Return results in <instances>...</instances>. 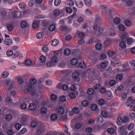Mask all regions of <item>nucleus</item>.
<instances>
[{
    "mask_svg": "<svg viewBox=\"0 0 135 135\" xmlns=\"http://www.w3.org/2000/svg\"><path fill=\"white\" fill-rule=\"evenodd\" d=\"M128 117L126 116H124L122 118V114H119L117 118L116 123L119 126L121 125L122 123H125L128 122Z\"/></svg>",
    "mask_w": 135,
    "mask_h": 135,
    "instance_id": "f257e3e1",
    "label": "nucleus"
},
{
    "mask_svg": "<svg viewBox=\"0 0 135 135\" xmlns=\"http://www.w3.org/2000/svg\"><path fill=\"white\" fill-rule=\"evenodd\" d=\"M13 81L12 80H7L6 82V84L9 86V88L7 89V90L8 92L11 89L13 86Z\"/></svg>",
    "mask_w": 135,
    "mask_h": 135,
    "instance_id": "f03ea898",
    "label": "nucleus"
},
{
    "mask_svg": "<svg viewBox=\"0 0 135 135\" xmlns=\"http://www.w3.org/2000/svg\"><path fill=\"white\" fill-rule=\"evenodd\" d=\"M79 74L77 72H74L72 74V76L75 79L76 81L78 82L79 80Z\"/></svg>",
    "mask_w": 135,
    "mask_h": 135,
    "instance_id": "7ed1b4c3",
    "label": "nucleus"
},
{
    "mask_svg": "<svg viewBox=\"0 0 135 135\" xmlns=\"http://www.w3.org/2000/svg\"><path fill=\"white\" fill-rule=\"evenodd\" d=\"M19 13L21 15V13H18V12H13L12 14V17L13 19H18L21 18L20 16H18V14Z\"/></svg>",
    "mask_w": 135,
    "mask_h": 135,
    "instance_id": "20e7f679",
    "label": "nucleus"
},
{
    "mask_svg": "<svg viewBox=\"0 0 135 135\" xmlns=\"http://www.w3.org/2000/svg\"><path fill=\"white\" fill-rule=\"evenodd\" d=\"M4 44L8 46L11 45L12 43V39L8 38L5 39L4 41Z\"/></svg>",
    "mask_w": 135,
    "mask_h": 135,
    "instance_id": "39448f33",
    "label": "nucleus"
},
{
    "mask_svg": "<svg viewBox=\"0 0 135 135\" xmlns=\"http://www.w3.org/2000/svg\"><path fill=\"white\" fill-rule=\"evenodd\" d=\"M20 122L23 125L26 124L27 123L26 118L25 116H22L20 117Z\"/></svg>",
    "mask_w": 135,
    "mask_h": 135,
    "instance_id": "423d86ee",
    "label": "nucleus"
},
{
    "mask_svg": "<svg viewBox=\"0 0 135 135\" xmlns=\"http://www.w3.org/2000/svg\"><path fill=\"white\" fill-rule=\"evenodd\" d=\"M128 34L126 32H124L123 33L121 36L120 37L123 40H126V39L128 38Z\"/></svg>",
    "mask_w": 135,
    "mask_h": 135,
    "instance_id": "0eeeda50",
    "label": "nucleus"
},
{
    "mask_svg": "<svg viewBox=\"0 0 135 135\" xmlns=\"http://www.w3.org/2000/svg\"><path fill=\"white\" fill-rule=\"evenodd\" d=\"M127 125L126 124L124 126H121L119 128V131L120 133L124 132H127L126 131V126Z\"/></svg>",
    "mask_w": 135,
    "mask_h": 135,
    "instance_id": "6e6552de",
    "label": "nucleus"
},
{
    "mask_svg": "<svg viewBox=\"0 0 135 135\" xmlns=\"http://www.w3.org/2000/svg\"><path fill=\"white\" fill-rule=\"evenodd\" d=\"M112 42V41L110 38H107L104 42V45L105 46H107L110 45Z\"/></svg>",
    "mask_w": 135,
    "mask_h": 135,
    "instance_id": "1a4fd4ad",
    "label": "nucleus"
},
{
    "mask_svg": "<svg viewBox=\"0 0 135 135\" xmlns=\"http://www.w3.org/2000/svg\"><path fill=\"white\" fill-rule=\"evenodd\" d=\"M57 116L56 114L55 113L52 114L51 116V120L55 121L57 120Z\"/></svg>",
    "mask_w": 135,
    "mask_h": 135,
    "instance_id": "9d476101",
    "label": "nucleus"
},
{
    "mask_svg": "<svg viewBox=\"0 0 135 135\" xmlns=\"http://www.w3.org/2000/svg\"><path fill=\"white\" fill-rule=\"evenodd\" d=\"M127 102L128 103L133 104L135 103V100L134 99H133L132 97H130L128 98Z\"/></svg>",
    "mask_w": 135,
    "mask_h": 135,
    "instance_id": "9b49d317",
    "label": "nucleus"
},
{
    "mask_svg": "<svg viewBox=\"0 0 135 135\" xmlns=\"http://www.w3.org/2000/svg\"><path fill=\"white\" fill-rule=\"evenodd\" d=\"M57 60L58 59L55 56H52L51 58V62L52 63V64H55V65Z\"/></svg>",
    "mask_w": 135,
    "mask_h": 135,
    "instance_id": "f8f14e48",
    "label": "nucleus"
},
{
    "mask_svg": "<svg viewBox=\"0 0 135 135\" xmlns=\"http://www.w3.org/2000/svg\"><path fill=\"white\" fill-rule=\"evenodd\" d=\"M59 44V41L57 39H54L51 42V44L53 46H57Z\"/></svg>",
    "mask_w": 135,
    "mask_h": 135,
    "instance_id": "ddd939ff",
    "label": "nucleus"
},
{
    "mask_svg": "<svg viewBox=\"0 0 135 135\" xmlns=\"http://www.w3.org/2000/svg\"><path fill=\"white\" fill-rule=\"evenodd\" d=\"M29 107L30 109L31 110H33L36 109V106L35 103H32L29 104Z\"/></svg>",
    "mask_w": 135,
    "mask_h": 135,
    "instance_id": "4468645a",
    "label": "nucleus"
},
{
    "mask_svg": "<svg viewBox=\"0 0 135 135\" xmlns=\"http://www.w3.org/2000/svg\"><path fill=\"white\" fill-rule=\"evenodd\" d=\"M87 93L89 95H93L94 93V89L91 88H89L87 90Z\"/></svg>",
    "mask_w": 135,
    "mask_h": 135,
    "instance_id": "2eb2a0df",
    "label": "nucleus"
},
{
    "mask_svg": "<svg viewBox=\"0 0 135 135\" xmlns=\"http://www.w3.org/2000/svg\"><path fill=\"white\" fill-rule=\"evenodd\" d=\"M21 27L23 28H25L26 27L27 25V23L25 21H22L20 23Z\"/></svg>",
    "mask_w": 135,
    "mask_h": 135,
    "instance_id": "dca6fc26",
    "label": "nucleus"
},
{
    "mask_svg": "<svg viewBox=\"0 0 135 135\" xmlns=\"http://www.w3.org/2000/svg\"><path fill=\"white\" fill-rule=\"evenodd\" d=\"M85 4L88 6H90L92 4V1L91 0H84Z\"/></svg>",
    "mask_w": 135,
    "mask_h": 135,
    "instance_id": "f3484780",
    "label": "nucleus"
},
{
    "mask_svg": "<svg viewBox=\"0 0 135 135\" xmlns=\"http://www.w3.org/2000/svg\"><path fill=\"white\" fill-rule=\"evenodd\" d=\"M108 97V98L109 99H111L113 97V96L111 92L109 90H107L106 93Z\"/></svg>",
    "mask_w": 135,
    "mask_h": 135,
    "instance_id": "a211bd4d",
    "label": "nucleus"
},
{
    "mask_svg": "<svg viewBox=\"0 0 135 135\" xmlns=\"http://www.w3.org/2000/svg\"><path fill=\"white\" fill-rule=\"evenodd\" d=\"M44 36L43 33L42 32H40L37 33L36 35L38 39L41 38Z\"/></svg>",
    "mask_w": 135,
    "mask_h": 135,
    "instance_id": "6ab92c4d",
    "label": "nucleus"
},
{
    "mask_svg": "<svg viewBox=\"0 0 135 135\" xmlns=\"http://www.w3.org/2000/svg\"><path fill=\"white\" fill-rule=\"evenodd\" d=\"M78 60L76 58H73L70 61V63L72 65H75L77 64Z\"/></svg>",
    "mask_w": 135,
    "mask_h": 135,
    "instance_id": "aec40b11",
    "label": "nucleus"
},
{
    "mask_svg": "<svg viewBox=\"0 0 135 135\" xmlns=\"http://www.w3.org/2000/svg\"><path fill=\"white\" fill-rule=\"evenodd\" d=\"M27 104L25 102L21 103L20 105V107L21 109H25L26 108Z\"/></svg>",
    "mask_w": 135,
    "mask_h": 135,
    "instance_id": "412c9836",
    "label": "nucleus"
},
{
    "mask_svg": "<svg viewBox=\"0 0 135 135\" xmlns=\"http://www.w3.org/2000/svg\"><path fill=\"white\" fill-rule=\"evenodd\" d=\"M7 29L9 31H12L13 29V26L12 24L8 25L7 26Z\"/></svg>",
    "mask_w": 135,
    "mask_h": 135,
    "instance_id": "4be33fe9",
    "label": "nucleus"
},
{
    "mask_svg": "<svg viewBox=\"0 0 135 135\" xmlns=\"http://www.w3.org/2000/svg\"><path fill=\"white\" fill-rule=\"evenodd\" d=\"M113 22L115 23L118 24L120 23V19L119 18L117 17L114 19Z\"/></svg>",
    "mask_w": 135,
    "mask_h": 135,
    "instance_id": "5701e85b",
    "label": "nucleus"
},
{
    "mask_svg": "<svg viewBox=\"0 0 135 135\" xmlns=\"http://www.w3.org/2000/svg\"><path fill=\"white\" fill-rule=\"evenodd\" d=\"M9 73L6 71L3 72L2 74V76L3 78H6L9 75Z\"/></svg>",
    "mask_w": 135,
    "mask_h": 135,
    "instance_id": "b1692460",
    "label": "nucleus"
},
{
    "mask_svg": "<svg viewBox=\"0 0 135 135\" xmlns=\"http://www.w3.org/2000/svg\"><path fill=\"white\" fill-rule=\"evenodd\" d=\"M71 53V50L69 49H66L64 51V54L66 55H69Z\"/></svg>",
    "mask_w": 135,
    "mask_h": 135,
    "instance_id": "393cba45",
    "label": "nucleus"
},
{
    "mask_svg": "<svg viewBox=\"0 0 135 135\" xmlns=\"http://www.w3.org/2000/svg\"><path fill=\"white\" fill-rule=\"evenodd\" d=\"M38 125L37 122L33 120L31 122V125L32 127H36Z\"/></svg>",
    "mask_w": 135,
    "mask_h": 135,
    "instance_id": "a878e982",
    "label": "nucleus"
},
{
    "mask_svg": "<svg viewBox=\"0 0 135 135\" xmlns=\"http://www.w3.org/2000/svg\"><path fill=\"white\" fill-rule=\"evenodd\" d=\"M125 24L126 26H131L132 24V22L130 20H127L125 21Z\"/></svg>",
    "mask_w": 135,
    "mask_h": 135,
    "instance_id": "bb28decb",
    "label": "nucleus"
},
{
    "mask_svg": "<svg viewBox=\"0 0 135 135\" xmlns=\"http://www.w3.org/2000/svg\"><path fill=\"white\" fill-rule=\"evenodd\" d=\"M102 47V44L100 43L97 44L95 45V48L98 50H100L101 49Z\"/></svg>",
    "mask_w": 135,
    "mask_h": 135,
    "instance_id": "cd10ccee",
    "label": "nucleus"
},
{
    "mask_svg": "<svg viewBox=\"0 0 135 135\" xmlns=\"http://www.w3.org/2000/svg\"><path fill=\"white\" fill-rule=\"evenodd\" d=\"M40 62L42 63H44L46 60L45 57L44 55H42L40 57Z\"/></svg>",
    "mask_w": 135,
    "mask_h": 135,
    "instance_id": "c85d7f7f",
    "label": "nucleus"
},
{
    "mask_svg": "<svg viewBox=\"0 0 135 135\" xmlns=\"http://www.w3.org/2000/svg\"><path fill=\"white\" fill-rule=\"evenodd\" d=\"M73 113L75 114H78L79 113V110L78 108L75 107L72 110Z\"/></svg>",
    "mask_w": 135,
    "mask_h": 135,
    "instance_id": "c756f323",
    "label": "nucleus"
},
{
    "mask_svg": "<svg viewBox=\"0 0 135 135\" xmlns=\"http://www.w3.org/2000/svg\"><path fill=\"white\" fill-rule=\"evenodd\" d=\"M58 113L60 114H62L64 112V108L62 107H60L58 108Z\"/></svg>",
    "mask_w": 135,
    "mask_h": 135,
    "instance_id": "7c9ffc66",
    "label": "nucleus"
},
{
    "mask_svg": "<svg viewBox=\"0 0 135 135\" xmlns=\"http://www.w3.org/2000/svg\"><path fill=\"white\" fill-rule=\"evenodd\" d=\"M119 45L120 47L122 48H125L126 47V43L123 41H122L120 43Z\"/></svg>",
    "mask_w": 135,
    "mask_h": 135,
    "instance_id": "2f4dec72",
    "label": "nucleus"
},
{
    "mask_svg": "<svg viewBox=\"0 0 135 135\" xmlns=\"http://www.w3.org/2000/svg\"><path fill=\"white\" fill-rule=\"evenodd\" d=\"M19 7L21 9H23L26 7V6L25 4L21 2L19 4Z\"/></svg>",
    "mask_w": 135,
    "mask_h": 135,
    "instance_id": "473e14b6",
    "label": "nucleus"
},
{
    "mask_svg": "<svg viewBox=\"0 0 135 135\" xmlns=\"http://www.w3.org/2000/svg\"><path fill=\"white\" fill-rule=\"evenodd\" d=\"M79 66L81 68L84 69L86 67V64H85L84 61H81L79 64Z\"/></svg>",
    "mask_w": 135,
    "mask_h": 135,
    "instance_id": "72a5a7b5",
    "label": "nucleus"
},
{
    "mask_svg": "<svg viewBox=\"0 0 135 135\" xmlns=\"http://www.w3.org/2000/svg\"><path fill=\"white\" fill-rule=\"evenodd\" d=\"M13 54V51L12 50H8L6 52V54L7 55L9 56H11Z\"/></svg>",
    "mask_w": 135,
    "mask_h": 135,
    "instance_id": "f704fd0d",
    "label": "nucleus"
},
{
    "mask_svg": "<svg viewBox=\"0 0 135 135\" xmlns=\"http://www.w3.org/2000/svg\"><path fill=\"white\" fill-rule=\"evenodd\" d=\"M53 13L55 16H57L60 13V11L59 10L56 9L54 11Z\"/></svg>",
    "mask_w": 135,
    "mask_h": 135,
    "instance_id": "c9c22d12",
    "label": "nucleus"
},
{
    "mask_svg": "<svg viewBox=\"0 0 135 135\" xmlns=\"http://www.w3.org/2000/svg\"><path fill=\"white\" fill-rule=\"evenodd\" d=\"M25 64L27 66H30L32 64V61L30 60L27 59L25 61Z\"/></svg>",
    "mask_w": 135,
    "mask_h": 135,
    "instance_id": "e433bc0d",
    "label": "nucleus"
},
{
    "mask_svg": "<svg viewBox=\"0 0 135 135\" xmlns=\"http://www.w3.org/2000/svg\"><path fill=\"white\" fill-rule=\"evenodd\" d=\"M55 26L54 25H52L49 26V30L50 31H53L55 30Z\"/></svg>",
    "mask_w": 135,
    "mask_h": 135,
    "instance_id": "4c0bfd02",
    "label": "nucleus"
},
{
    "mask_svg": "<svg viewBox=\"0 0 135 135\" xmlns=\"http://www.w3.org/2000/svg\"><path fill=\"white\" fill-rule=\"evenodd\" d=\"M91 109L93 110H96L98 109V106L95 104H93L91 105Z\"/></svg>",
    "mask_w": 135,
    "mask_h": 135,
    "instance_id": "58836bf2",
    "label": "nucleus"
},
{
    "mask_svg": "<svg viewBox=\"0 0 135 135\" xmlns=\"http://www.w3.org/2000/svg\"><path fill=\"white\" fill-rule=\"evenodd\" d=\"M12 118V116L10 114H7L6 115V119L8 121L11 120Z\"/></svg>",
    "mask_w": 135,
    "mask_h": 135,
    "instance_id": "ea45409f",
    "label": "nucleus"
},
{
    "mask_svg": "<svg viewBox=\"0 0 135 135\" xmlns=\"http://www.w3.org/2000/svg\"><path fill=\"white\" fill-rule=\"evenodd\" d=\"M97 119L98 122L102 123L103 120V118L102 116L100 115H98L97 117Z\"/></svg>",
    "mask_w": 135,
    "mask_h": 135,
    "instance_id": "a19ab883",
    "label": "nucleus"
},
{
    "mask_svg": "<svg viewBox=\"0 0 135 135\" xmlns=\"http://www.w3.org/2000/svg\"><path fill=\"white\" fill-rule=\"evenodd\" d=\"M36 82V79L34 78H31L30 80V83L31 84H34Z\"/></svg>",
    "mask_w": 135,
    "mask_h": 135,
    "instance_id": "79ce46f5",
    "label": "nucleus"
},
{
    "mask_svg": "<svg viewBox=\"0 0 135 135\" xmlns=\"http://www.w3.org/2000/svg\"><path fill=\"white\" fill-rule=\"evenodd\" d=\"M119 28L121 31H124L126 30L125 26L123 25H120L119 26Z\"/></svg>",
    "mask_w": 135,
    "mask_h": 135,
    "instance_id": "37998d69",
    "label": "nucleus"
},
{
    "mask_svg": "<svg viewBox=\"0 0 135 135\" xmlns=\"http://www.w3.org/2000/svg\"><path fill=\"white\" fill-rule=\"evenodd\" d=\"M66 3L70 6H73L74 5V3L72 0H69L66 2Z\"/></svg>",
    "mask_w": 135,
    "mask_h": 135,
    "instance_id": "c03bdc74",
    "label": "nucleus"
},
{
    "mask_svg": "<svg viewBox=\"0 0 135 135\" xmlns=\"http://www.w3.org/2000/svg\"><path fill=\"white\" fill-rule=\"evenodd\" d=\"M81 104L84 106H86L88 105L89 104V102L87 100H85L82 102Z\"/></svg>",
    "mask_w": 135,
    "mask_h": 135,
    "instance_id": "a18cd8bd",
    "label": "nucleus"
},
{
    "mask_svg": "<svg viewBox=\"0 0 135 135\" xmlns=\"http://www.w3.org/2000/svg\"><path fill=\"white\" fill-rule=\"evenodd\" d=\"M102 116L104 117H106L108 115V113L106 110H103L101 113Z\"/></svg>",
    "mask_w": 135,
    "mask_h": 135,
    "instance_id": "49530a36",
    "label": "nucleus"
},
{
    "mask_svg": "<svg viewBox=\"0 0 135 135\" xmlns=\"http://www.w3.org/2000/svg\"><path fill=\"white\" fill-rule=\"evenodd\" d=\"M47 108L46 107H42L41 109V113L42 114L45 113L46 112Z\"/></svg>",
    "mask_w": 135,
    "mask_h": 135,
    "instance_id": "de8ad7c7",
    "label": "nucleus"
},
{
    "mask_svg": "<svg viewBox=\"0 0 135 135\" xmlns=\"http://www.w3.org/2000/svg\"><path fill=\"white\" fill-rule=\"evenodd\" d=\"M100 92L102 93H105L106 91V89L105 87L103 86L100 89Z\"/></svg>",
    "mask_w": 135,
    "mask_h": 135,
    "instance_id": "09e8293b",
    "label": "nucleus"
},
{
    "mask_svg": "<svg viewBox=\"0 0 135 135\" xmlns=\"http://www.w3.org/2000/svg\"><path fill=\"white\" fill-rule=\"evenodd\" d=\"M107 66V64L105 62H102L100 65V68L102 69H105Z\"/></svg>",
    "mask_w": 135,
    "mask_h": 135,
    "instance_id": "8fccbe9b",
    "label": "nucleus"
},
{
    "mask_svg": "<svg viewBox=\"0 0 135 135\" xmlns=\"http://www.w3.org/2000/svg\"><path fill=\"white\" fill-rule=\"evenodd\" d=\"M28 87L30 88H26L25 90H24V92L25 93H27L28 92H29L30 90H32V86L31 85H30Z\"/></svg>",
    "mask_w": 135,
    "mask_h": 135,
    "instance_id": "3c124183",
    "label": "nucleus"
},
{
    "mask_svg": "<svg viewBox=\"0 0 135 135\" xmlns=\"http://www.w3.org/2000/svg\"><path fill=\"white\" fill-rule=\"evenodd\" d=\"M100 88V84H97L94 85V88L95 90H98Z\"/></svg>",
    "mask_w": 135,
    "mask_h": 135,
    "instance_id": "603ef678",
    "label": "nucleus"
},
{
    "mask_svg": "<svg viewBox=\"0 0 135 135\" xmlns=\"http://www.w3.org/2000/svg\"><path fill=\"white\" fill-rule=\"evenodd\" d=\"M38 24L37 22H35L33 23L32 27L33 28H36L38 27Z\"/></svg>",
    "mask_w": 135,
    "mask_h": 135,
    "instance_id": "864d4df0",
    "label": "nucleus"
},
{
    "mask_svg": "<svg viewBox=\"0 0 135 135\" xmlns=\"http://www.w3.org/2000/svg\"><path fill=\"white\" fill-rule=\"evenodd\" d=\"M17 81L18 83L20 84H22L24 82L22 78H18L17 79Z\"/></svg>",
    "mask_w": 135,
    "mask_h": 135,
    "instance_id": "5fc2aeb1",
    "label": "nucleus"
},
{
    "mask_svg": "<svg viewBox=\"0 0 135 135\" xmlns=\"http://www.w3.org/2000/svg\"><path fill=\"white\" fill-rule=\"evenodd\" d=\"M98 103L100 105H102L105 103V101L103 99H100L99 100Z\"/></svg>",
    "mask_w": 135,
    "mask_h": 135,
    "instance_id": "6e6d98bb",
    "label": "nucleus"
},
{
    "mask_svg": "<svg viewBox=\"0 0 135 135\" xmlns=\"http://www.w3.org/2000/svg\"><path fill=\"white\" fill-rule=\"evenodd\" d=\"M27 129L26 128H23L19 132V134H19H23L25 133L27 131Z\"/></svg>",
    "mask_w": 135,
    "mask_h": 135,
    "instance_id": "4d7b16f0",
    "label": "nucleus"
},
{
    "mask_svg": "<svg viewBox=\"0 0 135 135\" xmlns=\"http://www.w3.org/2000/svg\"><path fill=\"white\" fill-rule=\"evenodd\" d=\"M55 65V64H52V63L51 62H48L46 64V66L48 68L50 67L51 66Z\"/></svg>",
    "mask_w": 135,
    "mask_h": 135,
    "instance_id": "13d9d810",
    "label": "nucleus"
},
{
    "mask_svg": "<svg viewBox=\"0 0 135 135\" xmlns=\"http://www.w3.org/2000/svg\"><path fill=\"white\" fill-rule=\"evenodd\" d=\"M66 11L67 13H70L73 11V9L70 7H67L66 8Z\"/></svg>",
    "mask_w": 135,
    "mask_h": 135,
    "instance_id": "bf43d9fd",
    "label": "nucleus"
},
{
    "mask_svg": "<svg viewBox=\"0 0 135 135\" xmlns=\"http://www.w3.org/2000/svg\"><path fill=\"white\" fill-rule=\"evenodd\" d=\"M57 98L56 95L55 94H52L50 96L51 99L53 100H55Z\"/></svg>",
    "mask_w": 135,
    "mask_h": 135,
    "instance_id": "052dcab7",
    "label": "nucleus"
},
{
    "mask_svg": "<svg viewBox=\"0 0 135 135\" xmlns=\"http://www.w3.org/2000/svg\"><path fill=\"white\" fill-rule=\"evenodd\" d=\"M84 41L83 38H80L79 40L78 44L80 45H83L84 43Z\"/></svg>",
    "mask_w": 135,
    "mask_h": 135,
    "instance_id": "680f3d73",
    "label": "nucleus"
},
{
    "mask_svg": "<svg viewBox=\"0 0 135 135\" xmlns=\"http://www.w3.org/2000/svg\"><path fill=\"white\" fill-rule=\"evenodd\" d=\"M68 88V86L66 84L63 85L61 87V89L64 90H67Z\"/></svg>",
    "mask_w": 135,
    "mask_h": 135,
    "instance_id": "e2e57ef3",
    "label": "nucleus"
},
{
    "mask_svg": "<svg viewBox=\"0 0 135 135\" xmlns=\"http://www.w3.org/2000/svg\"><path fill=\"white\" fill-rule=\"evenodd\" d=\"M129 115L131 119H133L135 118V112L131 113Z\"/></svg>",
    "mask_w": 135,
    "mask_h": 135,
    "instance_id": "0e129e2a",
    "label": "nucleus"
},
{
    "mask_svg": "<svg viewBox=\"0 0 135 135\" xmlns=\"http://www.w3.org/2000/svg\"><path fill=\"white\" fill-rule=\"evenodd\" d=\"M60 119L62 121H64L67 119V118L66 115H65L64 116H61L60 117Z\"/></svg>",
    "mask_w": 135,
    "mask_h": 135,
    "instance_id": "69168bd1",
    "label": "nucleus"
},
{
    "mask_svg": "<svg viewBox=\"0 0 135 135\" xmlns=\"http://www.w3.org/2000/svg\"><path fill=\"white\" fill-rule=\"evenodd\" d=\"M69 97L71 99H74L75 97V94L73 93H70L69 95Z\"/></svg>",
    "mask_w": 135,
    "mask_h": 135,
    "instance_id": "338daca9",
    "label": "nucleus"
},
{
    "mask_svg": "<svg viewBox=\"0 0 135 135\" xmlns=\"http://www.w3.org/2000/svg\"><path fill=\"white\" fill-rule=\"evenodd\" d=\"M60 28H61V30L62 31H68V28L67 26H61L60 27Z\"/></svg>",
    "mask_w": 135,
    "mask_h": 135,
    "instance_id": "774afa93",
    "label": "nucleus"
}]
</instances>
